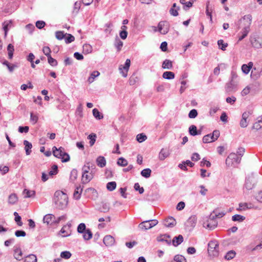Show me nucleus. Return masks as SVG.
Returning <instances> with one entry per match:
<instances>
[{
	"instance_id": "f257e3e1",
	"label": "nucleus",
	"mask_w": 262,
	"mask_h": 262,
	"mask_svg": "<svg viewBox=\"0 0 262 262\" xmlns=\"http://www.w3.org/2000/svg\"><path fill=\"white\" fill-rule=\"evenodd\" d=\"M54 202L56 208L63 209L68 205V195L62 191H56L54 193Z\"/></svg>"
},
{
	"instance_id": "f03ea898",
	"label": "nucleus",
	"mask_w": 262,
	"mask_h": 262,
	"mask_svg": "<svg viewBox=\"0 0 262 262\" xmlns=\"http://www.w3.org/2000/svg\"><path fill=\"white\" fill-rule=\"evenodd\" d=\"M241 24H243L244 27L242 31V35L239 37L238 41H241L246 37L250 31V27L252 21V16L250 14L244 16L240 20Z\"/></svg>"
},
{
	"instance_id": "7ed1b4c3",
	"label": "nucleus",
	"mask_w": 262,
	"mask_h": 262,
	"mask_svg": "<svg viewBox=\"0 0 262 262\" xmlns=\"http://www.w3.org/2000/svg\"><path fill=\"white\" fill-rule=\"evenodd\" d=\"M208 252L209 255L216 257L219 254V245L217 241H210L208 244Z\"/></svg>"
},
{
	"instance_id": "20e7f679",
	"label": "nucleus",
	"mask_w": 262,
	"mask_h": 262,
	"mask_svg": "<svg viewBox=\"0 0 262 262\" xmlns=\"http://www.w3.org/2000/svg\"><path fill=\"white\" fill-rule=\"evenodd\" d=\"M241 158L235 153H231L226 160V164L228 166H232L234 163L239 164Z\"/></svg>"
},
{
	"instance_id": "39448f33",
	"label": "nucleus",
	"mask_w": 262,
	"mask_h": 262,
	"mask_svg": "<svg viewBox=\"0 0 262 262\" xmlns=\"http://www.w3.org/2000/svg\"><path fill=\"white\" fill-rule=\"evenodd\" d=\"M256 179L253 174L249 175L246 178L245 184V188L248 190H252L255 184Z\"/></svg>"
},
{
	"instance_id": "423d86ee",
	"label": "nucleus",
	"mask_w": 262,
	"mask_h": 262,
	"mask_svg": "<svg viewBox=\"0 0 262 262\" xmlns=\"http://www.w3.org/2000/svg\"><path fill=\"white\" fill-rule=\"evenodd\" d=\"M233 79L234 76L233 75L230 82L226 84L225 90L228 93H233L237 90V84L234 81Z\"/></svg>"
},
{
	"instance_id": "0eeeda50",
	"label": "nucleus",
	"mask_w": 262,
	"mask_h": 262,
	"mask_svg": "<svg viewBox=\"0 0 262 262\" xmlns=\"http://www.w3.org/2000/svg\"><path fill=\"white\" fill-rule=\"evenodd\" d=\"M130 65V60L129 59H127L124 66L120 65L119 66V70L124 77H127Z\"/></svg>"
},
{
	"instance_id": "6e6552de",
	"label": "nucleus",
	"mask_w": 262,
	"mask_h": 262,
	"mask_svg": "<svg viewBox=\"0 0 262 262\" xmlns=\"http://www.w3.org/2000/svg\"><path fill=\"white\" fill-rule=\"evenodd\" d=\"M169 25L166 21H160L158 24V31L162 34H166L169 31Z\"/></svg>"
},
{
	"instance_id": "1a4fd4ad",
	"label": "nucleus",
	"mask_w": 262,
	"mask_h": 262,
	"mask_svg": "<svg viewBox=\"0 0 262 262\" xmlns=\"http://www.w3.org/2000/svg\"><path fill=\"white\" fill-rule=\"evenodd\" d=\"M94 178V172L91 170L89 173H82L81 181L83 184H87Z\"/></svg>"
},
{
	"instance_id": "9d476101",
	"label": "nucleus",
	"mask_w": 262,
	"mask_h": 262,
	"mask_svg": "<svg viewBox=\"0 0 262 262\" xmlns=\"http://www.w3.org/2000/svg\"><path fill=\"white\" fill-rule=\"evenodd\" d=\"M103 243L107 247L112 246L115 244V239L114 237L110 235H107L104 236Z\"/></svg>"
},
{
	"instance_id": "9b49d317",
	"label": "nucleus",
	"mask_w": 262,
	"mask_h": 262,
	"mask_svg": "<svg viewBox=\"0 0 262 262\" xmlns=\"http://www.w3.org/2000/svg\"><path fill=\"white\" fill-rule=\"evenodd\" d=\"M251 113L250 112H244L242 115V118L240 121V126L242 127L245 128L247 126L248 122L247 121V118L249 117Z\"/></svg>"
},
{
	"instance_id": "f8f14e48",
	"label": "nucleus",
	"mask_w": 262,
	"mask_h": 262,
	"mask_svg": "<svg viewBox=\"0 0 262 262\" xmlns=\"http://www.w3.org/2000/svg\"><path fill=\"white\" fill-rule=\"evenodd\" d=\"M251 43L253 47L259 49L262 48V38H254L251 40Z\"/></svg>"
},
{
	"instance_id": "ddd939ff",
	"label": "nucleus",
	"mask_w": 262,
	"mask_h": 262,
	"mask_svg": "<svg viewBox=\"0 0 262 262\" xmlns=\"http://www.w3.org/2000/svg\"><path fill=\"white\" fill-rule=\"evenodd\" d=\"M96 166L94 164L91 163L90 162H86V163L82 167V173H89L90 170H94Z\"/></svg>"
},
{
	"instance_id": "4468645a",
	"label": "nucleus",
	"mask_w": 262,
	"mask_h": 262,
	"mask_svg": "<svg viewBox=\"0 0 262 262\" xmlns=\"http://www.w3.org/2000/svg\"><path fill=\"white\" fill-rule=\"evenodd\" d=\"M212 223H209V220H207L206 222H204L203 225V227L206 229L209 230L214 229L217 226V223L214 220H211Z\"/></svg>"
},
{
	"instance_id": "2eb2a0df",
	"label": "nucleus",
	"mask_w": 262,
	"mask_h": 262,
	"mask_svg": "<svg viewBox=\"0 0 262 262\" xmlns=\"http://www.w3.org/2000/svg\"><path fill=\"white\" fill-rule=\"evenodd\" d=\"M52 150L53 155L55 157L60 158L64 151V148L62 147H60L59 148H57L56 146H53Z\"/></svg>"
},
{
	"instance_id": "dca6fc26",
	"label": "nucleus",
	"mask_w": 262,
	"mask_h": 262,
	"mask_svg": "<svg viewBox=\"0 0 262 262\" xmlns=\"http://www.w3.org/2000/svg\"><path fill=\"white\" fill-rule=\"evenodd\" d=\"M138 227L142 230H146L152 228L149 220L142 222L139 225Z\"/></svg>"
},
{
	"instance_id": "f3484780",
	"label": "nucleus",
	"mask_w": 262,
	"mask_h": 262,
	"mask_svg": "<svg viewBox=\"0 0 262 262\" xmlns=\"http://www.w3.org/2000/svg\"><path fill=\"white\" fill-rule=\"evenodd\" d=\"M197 222V217L193 215L190 216L187 221V226L192 228H194Z\"/></svg>"
},
{
	"instance_id": "a211bd4d",
	"label": "nucleus",
	"mask_w": 262,
	"mask_h": 262,
	"mask_svg": "<svg viewBox=\"0 0 262 262\" xmlns=\"http://www.w3.org/2000/svg\"><path fill=\"white\" fill-rule=\"evenodd\" d=\"M164 225L167 227H172L176 225V221L172 217H169L165 220Z\"/></svg>"
},
{
	"instance_id": "6ab92c4d",
	"label": "nucleus",
	"mask_w": 262,
	"mask_h": 262,
	"mask_svg": "<svg viewBox=\"0 0 262 262\" xmlns=\"http://www.w3.org/2000/svg\"><path fill=\"white\" fill-rule=\"evenodd\" d=\"M53 219H55L54 215L51 214H48L43 217V221L44 223L49 225L52 224V223L54 222Z\"/></svg>"
},
{
	"instance_id": "aec40b11",
	"label": "nucleus",
	"mask_w": 262,
	"mask_h": 262,
	"mask_svg": "<svg viewBox=\"0 0 262 262\" xmlns=\"http://www.w3.org/2000/svg\"><path fill=\"white\" fill-rule=\"evenodd\" d=\"M170 236L167 234L161 235L157 237V240L159 242H165L167 244L170 245L171 240L170 239Z\"/></svg>"
},
{
	"instance_id": "412c9836",
	"label": "nucleus",
	"mask_w": 262,
	"mask_h": 262,
	"mask_svg": "<svg viewBox=\"0 0 262 262\" xmlns=\"http://www.w3.org/2000/svg\"><path fill=\"white\" fill-rule=\"evenodd\" d=\"M24 145H25V149L27 155H30L31 152V148H32V145L31 143L29 142L27 140L24 141Z\"/></svg>"
},
{
	"instance_id": "4be33fe9",
	"label": "nucleus",
	"mask_w": 262,
	"mask_h": 262,
	"mask_svg": "<svg viewBox=\"0 0 262 262\" xmlns=\"http://www.w3.org/2000/svg\"><path fill=\"white\" fill-rule=\"evenodd\" d=\"M169 153L168 150L164 148H162L159 153V158L160 160L163 161L169 156Z\"/></svg>"
},
{
	"instance_id": "5701e85b",
	"label": "nucleus",
	"mask_w": 262,
	"mask_h": 262,
	"mask_svg": "<svg viewBox=\"0 0 262 262\" xmlns=\"http://www.w3.org/2000/svg\"><path fill=\"white\" fill-rule=\"evenodd\" d=\"M183 241V237L182 235H179L178 236H176L172 240V244L174 246L177 247Z\"/></svg>"
},
{
	"instance_id": "b1692460",
	"label": "nucleus",
	"mask_w": 262,
	"mask_h": 262,
	"mask_svg": "<svg viewBox=\"0 0 262 262\" xmlns=\"http://www.w3.org/2000/svg\"><path fill=\"white\" fill-rule=\"evenodd\" d=\"M96 163L100 167H104L106 165L105 159L103 157L99 156L96 159Z\"/></svg>"
},
{
	"instance_id": "393cba45",
	"label": "nucleus",
	"mask_w": 262,
	"mask_h": 262,
	"mask_svg": "<svg viewBox=\"0 0 262 262\" xmlns=\"http://www.w3.org/2000/svg\"><path fill=\"white\" fill-rule=\"evenodd\" d=\"M189 133L191 136H196L201 134V131H198L196 127L194 125H191L189 127Z\"/></svg>"
},
{
	"instance_id": "a878e982",
	"label": "nucleus",
	"mask_w": 262,
	"mask_h": 262,
	"mask_svg": "<svg viewBox=\"0 0 262 262\" xmlns=\"http://www.w3.org/2000/svg\"><path fill=\"white\" fill-rule=\"evenodd\" d=\"M14 257L18 260H20L23 259V253L20 248H16L14 250Z\"/></svg>"
},
{
	"instance_id": "bb28decb",
	"label": "nucleus",
	"mask_w": 262,
	"mask_h": 262,
	"mask_svg": "<svg viewBox=\"0 0 262 262\" xmlns=\"http://www.w3.org/2000/svg\"><path fill=\"white\" fill-rule=\"evenodd\" d=\"M82 188L80 186L77 187L73 194V198L75 200H79L80 198Z\"/></svg>"
},
{
	"instance_id": "cd10ccee",
	"label": "nucleus",
	"mask_w": 262,
	"mask_h": 262,
	"mask_svg": "<svg viewBox=\"0 0 262 262\" xmlns=\"http://www.w3.org/2000/svg\"><path fill=\"white\" fill-rule=\"evenodd\" d=\"M162 68L164 69H171L172 68V61L168 59H165L162 63Z\"/></svg>"
},
{
	"instance_id": "c85d7f7f",
	"label": "nucleus",
	"mask_w": 262,
	"mask_h": 262,
	"mask_svg": "<svg viewBox=\"0 0 262 262\" xmlns=\"http://www.w3.org/2000/svg\"><path fill=\"white\" fill-rule=\"evenodd\" d=\"M162 77L166 79H172L174 78V74L170 71H166L163 73Z\"/></svg>"
},
{
	"instance_id": "c756f323",
	"label": "nucleus",
	"mask_w": 262,
	"mask_h": 262,
	"mask_svg": "<svg viewBox=\"0 0 262 262\" xmlns=\"http://www.w3.org/2000/svg\"><path fill=\"white\" fill-rule=\"evenodd\" d=\"M262 127V117H258V120L253 125V129L258 130Z\"/></svg>"
},
{
	"instance_id": "7c9ffc66",
	"label": "nucleus",
	"mask_w": 262,
	"mask_h": 262,
	"mask_svg": "<svg viewBox=\"0 0 262 262\" xmlns=\"http://www.w3.org/2000/svg\"><path fill=\"white\" fill-rule=\"evenodd\" d=\"M24 262H37V257L34 254H30L25 257Z\"/></svg>"
},
{
	"instance_id": "2f4dec72",
	"label": "nucleus",
	"mask_w": 262,
	"mask_h": 262,
	"mask_svg": "<svg viewBox=\"0 0 262 262\" xmlns=\"http://www.w3.org/2000/svg\"><path fill=\"white\" fill-rule=\"evenodd\" d=\"M83 237L85 240H89L92 237V232L91 230L87 229L84 232H83Z\"/></svg>"
},
{
	"instance_id": "473e14b6",
	"label": "nucleus",
	"mask_w": 262,
	"mask_h": 262,
	"mask_svg": "<svg viewBox=\"0 0 262 262\" xmlns=\"http://www.w3.org/2000/svg\"><path fill=\"white\" fill-rule=\"evenodd\" d=\"M245 219V216L239 214H235L232 217V220L234 222H242Z\"/></svg>"
},
{
	"instance_id": "72a5a7b5",
	"label": "nucleus",
	"mask_w": 262,
	"mask_h": 262,
	"mask_svg": "<svg viewBox=\"0 0 262 262\" xmlns=\"http://www.w3.org/2000/svg\"><path fill=\"white\" fill-rule=\"evenodd\" d=\"M252 208V205L250 204L248 205L247 203H241L239 204L238 210H245L247 209H251Z\"/></svg>"
},
{
	"instance_id": "f704fd0d",
	"label": "nucleus",
	"mask_w": 262,
	"mask_h": 262,
	"mask_svg": "<svg viewBox=\"0 0 262 262\" xmlns=\"http://www.w3.org/2000/svg\"><path fill=\"white\" fill-rule=\"evenodd\" d=\"M23 193L25 195V198L33 197L35 194V192L34 191H30L27 189L24 190Z\"/></svg>"
},
{
	"instance_id": "c9c22d12",
	"label": "nucleus",
	"mask_w": 262,
	"mask_h": 262,
	"mask_svg": "<svg viewBox=\"0 0 262 262\" xmlns=\"http://www.w3.org/2000/svg\"><path fill=\"white\" fill-rule=\"evenodd\" d=\"M236 255V252L234 250L228 251L225 255L224 257L227 260H230L234 258Z\"/></svg>"
},
{
	"instance_id": "e433bc0d",
	"label": "nucleus",
	"mask_w": 262,
	"mask_h": 262,
	"mask_svg": "<svg viewBox=\"0 0 262 262\" xmlns=\"http://www.w3.org/2000/svg\"><path fill=\"white\" fill-rule=\"evenodd\" d=\"M123 42L120 40V39L118 37H117L115 39V46L117 49L118 51L121 50L123 46Z\"/></svg>"
},
{
	"instance_id": "4c0bfd02",
	"label": "nucleus",
	"mask_w": 262,
	"mask_h": 262,
	"mask_svg": "<svg viewBox=\"0 0 262 262\" xmlns=\"http://www.w3.org/2000/svg\"><path fill=\"white\" fill-rule=\"evenodd\" d=\"M7 50L8 52V58L11 59L13 57L14 51L13 46L12 44H9L7 47Z\"/></svg>"
},
{
	"instance_id": "58836bf2",
	"label": "nucleus",
	"mask_w": 262,
	"mask_h": 262,
	"mask_svg": "<svg viewBox=\"0 0 262 262\" xmlns=\"http://www.w3.org/2000/svg\"><path fill=\"white\" fill-rule=\"evenodd\" d=\"M151 170L149 168H146L143 169L141 172V174L142 177L148 178L151 175Z\"/></svg>"
},
{
	"instance_id": "ea45409f",
	"label": "nucleus",
	"mask_w": 262,
	"mask_h": 262,
	"mask_svg": "<svg viewBox=\"0 0 262 262\" xmlns=\"http://www.w3.org/2000/svg\"><path fill=\"white\" fill-rule=\"evenodd\" d=\"M17 201V197L14 193L11 194L8 198V202L10 204H14Z\"/></svg>"
},
{
	"instance_id": "a19ab883",
	"label": "nucleus",
	"mask_w": 262,
	"mask_h": 262,
	"mask_svg": "<svg viewBox=\"0 0 262 262\" xmlns=\"http://www.w3.org/2000/svg\"><path fill=\"white\" fill-rule=\"evenodd\" d=\"M213 213H215L214 216L210 215L209 220H214L215 218H221L225 215L226 213L224 212H221L216 213L215 210L213 211Z\"/></svg>"
},
{
	"instance_id": "79ce46f5",
	"label": "nucleus",
	"mask_w": 262,
	"mask_h": 262,
	"mask_svg": "<svg viewBox=\"0 0 262 262\" xmlns=\"http://www.w3.org/2000/svg\"><path fill=\"white\" fill-rule=\"evenodd\" d=\"M78 171L76 169H73L72 170L70 174V180L72 182H74L77 178Z\"/></svg>"
},
{
	"instance_id": "37998d69",
	"label": "nucleus",
	"mask_w": 262,
	"mask_h": 262,
	"mask_svg": "<svg viewBox=\"0 0 262 262\" xmlns=\"http://www.w3.org/2000/svg\"><path fill=\"white\" fill-rule=\"evenodd\" d=\"M213 141H214L213 140V138H212L211 134L205 135L203 138V142L205 143H210Z\"/></svg>"
},
{
	"instance_id": "c03bdc74",
	"label": "nucleus",
	"mask_w": 262,
	"mask_h": 262,
	"mask_svg": "<svg viewBox=\"0 0 262 262\" xmlns=\"http://www.w3.org/2000/svg\"><path fill=\"white\" fill-rule=\"evenodd\" d=\"M100 75V73L97 71H94L91 74L90 77L88 79V81L90 83H92L94 81V79L98 77Z\"/></svg>"
},
{
	"instance_id": "a18cd8bd",
	"label": "nucleus",
	"mask_w": 262,
	"mask_h": 262,
	"mask_svg": "<svg viewBox=\"0 0 262 262\" xmlns=\"http://www.w3.org/2000/svg\"><path fill=\"white\" fill-rule=\"evenodd\" d=\"M116 187V183L114 181L108 182L106 185V188L109 191H113Z\"/></svg>"
},
{
	"instance_id": "49530a36",
	"label": "nucleus",
	"mask_w": 262,
	"mask_h": 262,
	"mask_svg": "<svg viewBox=\"0 0 262 262\" xmlns=\"http://www.w3.org/2000/svg\"><path fill=\"white\" fill-rule=\"evenodd\" d=\"M92 51L91 46L89 44H84L83 46V52L85 54H89Z\"/></svg>"
},
{
	"instance_id": "de8ad7c7",
	"label": "nucleus",
	"mask_w": 262,
	"mask_h": 262,
	"mask_svg": "<svg viewBox=\"0 0 262 262\" xmlns=\"http://www.w3.org/2000/svg\"><path fill=\"white\" fill-rule=\"evenodd\" d=\"M117 164H118V165H119V166H125L127 165L128 162L124 158L121 157L118 159V160L117 161Z\"/></svg>"
},
{
	"instance_id": "09e8293b",
	"label": "nucleus",
	"mask_w": 262,
	"mask_h": 262,
	"mask_svg": "<svg viewBox=\"0 0 262 262\" xmlns=\"http://www.w3.org/2000/svg\"><path fill=\"white\" fill-rule=\"evenodd\" d=\"M93 116L97 119H101L103 118V115H100V112L97 108H94L93 110Z\"/></svg>"
},
{
	"instance_id": "8fccbe9b",
	"label": "nucleus",
	"mask_w": 262,
	"mask_h": 262,
	"mask_svg": "<svg viewBox=\"0 0 262 262\" xmlns=\"http://www.w3.org/2000/svg\"><path fill=\"white\" fill-rule=\"evenodd\" d=\"M14 215L15 216L14 220L17 223V224L19 226H21L23 225V222L21 221V217L18 215V214L16 212H15L14 213Z\"/></svg>"
},
{
	"instance_id": "3c124183",
	"label": "nucleus",
	"mask_w": 262,
	"mask_h": 262,
	"mask_svg": "<svg viewBox=\"0 0 262 262\" xmlns=\"http://www.w3.org/2000/svg\"><path fill=\"white\" fill-rule=\"evenodd\" d=\"M217 44L220 48L223 51L226 50V48L228 46V43H224L223 40L222 39L219 40L217 41Z\"/></svg>"
},
{
	"instance_id": "603ef678",
	"label": "nucleus",
	"mask_w": 262,
	"mask_h": 262,
	"mask_svg": "<svg viewBox=\"0 0 262 262\" xmlns=\"http://www.w3.org/2000/svg\"><path fill=\"white\" fill-rule=\"evenodd\" d=\"M88 138L90 140V146H92L94 144V143L96 141V134H91L88 136Z\"/></svg>"
},
{
	"instance_id": "864d4df0",
	"label": "nucleus",
	"mask_w": 262,
	"mask_h": 262,
	"mask_svg": "<svg viewBox=\"0 0 262 262\" xmlns=\"http://www.w3.org/2000/svg\"><path fill=\"white\" fill-rule=\"evenodd\" d=\"M48 57V63L53 67H55L57 65V61L56 59L53 58L51 56H49Z\"/></svg>"
},
{
	"instance_id": "5fc2aeb1",
	"label": "nucleus",
	"mask_w": 262,
	"mask_h": 262,
	"mask_svg": "<svg viewBox=\"0 0 262 262\" xmlns=\"http://www.w3.org/2000/svg\"><path fill=\"white\" fill-rule=\"evenodd\" d=\"M60 159H61V161L62 162H67L70 160V156L68 153L63 151Z\"/></svg>"
},
{
	"instance_id": "6e6d98bb",
	"label": "nucleus",
	"mask_w": 262,
	"mask_h": 262,
	"mask_svg": "<svg viewBox=\"0 0 262 262\" xmlns=\"http://www.w3.org/2000/svg\"><path fill=\"white\" fill-rule=\"evenodd\" d=\"M174 261L176 262H186V259L183 256L177 255L174 256Z\"/></svg>"
},
{
	"instance_id": "4d7b16f0",
	"label": "nucleus",
	"mask_w": 262,
	"mask_h": 262,
	"mask_svg": "<svg viewBox=\"0 0 262 262\" xmlns=\"http://www.w3.org/2000/svg\"><path fill=\"white\" fill-rule=\"evenodd\" d=\"M72 254L71 253L68 251H63L60 253V256L61 258H63L65 259H69L71 257Z\"/></svg>"
},
{
	"instance_id": "13d9d810",
	"label": "nucleus",
	"mask_w": 262,
	"mask_h": 262,
	"mask_svg": "<svg viewBox=\"0 0 262 262\" xmlns=\"http://www.w3.org/2000/svg\"><path fill=\"white\" fill-rule=\"evenodd\" d=\"M86 230V227L84 223H80L77 227V231L80 233H82Z\"/></svg>"
},
{
	"instance_id": "bf43d9fd",
	"label": "nucleus",
	"mask_w": 262,
	"mask_h": 262,
	"mask_svg": "<svg viewBox=\"0 0 262 262\" xmlns=\"http://www.w3.org/2000/svg\"><path fill=\"white\" fill-rule=\"evenodd\" d=\"M67 37L65 38V42L66 43H69L74 41L75 37L74 36L70 34H66Z\"/></svg>"
},
{
	"instance_id": "052dcab7",
	"label": "nucleus",
	"mask_w": 262,
	"mask_h": 262,
	"mask_svg": "<svg viewBox=\"0 0 262 262\" xmlns=\"http://www.w3.org/2000/svg\"><path fill=\"white\" fill-rule=\"evenodd\" d=\"M146 139L147 137L143 134H140L137 136V140L140 143L143 142Z\"/></svg>"
},
{
	"instance_id": "680f3d73",
	"label": "nucleus",
	"mask_w": 262,
	"mask_h": 262,
	"mask_svg": "<svg viewBox=\"0 0 262 262\" xmlns=\"http://www.w3.org/2000/svg\"><path fill=\"white\" fill-rule=\"evenodd\" d=\"M138 80V77L133 75L129 79V83L130 85H133L136 83Z\"/></svg>"
},
{
	"instance_id": "e2e57ef3",
	"label": "nucleus",
	"mask_w": 262,
	"mask_h": 262,
	"mask_svg": "<svg viewBox=\"0 0 262 262\" xmlns=\"http://www.w3.org/2000/svg\"><path fill=\"white\" fill-rule=\"evenodd\" d=\"M52 170H51L49 172V174L50 176H53V175H55L57 173V172H58V167H57V165H54L52 167Z\"/></svg>"
},
{
	"instance_id": "0e129e2a",
	"label": "nucleus",
	"mask_w": 262,
	"mask_h": 262,
	"mask_svg": "<svg viewBox=\"0 0 262 262\" xmlns=\"http://www.w3.org/2000/svg\"><path fill=\"white\" fill-rule=\"evenodd\" d=\"M198 115V112L195 109L191 110L188 114V117L190 118H195Z\"/></svg>"
},
{
	"instance_id": "69168bd1",
	"label": "nucleus",
	"mask_w": 262,
	"mask_h": 262,
	"mask_svg": "<svg viewBox=\"0 0 262 262\" xmlns=\"http://www.w3.org/2000/svg\"><path fill=\"white\" fill-rule=\"evenodd\" d=\"M251 76L253 78L257 79L260 77V73H257L256 69L254 68L252 70Z\"/></svg>"
},
{
	"instance_id": "338daca9",
	"label": "nucleus",
	"mask_w": 262,
	"mask_h": 262,
	"mask_svg": "<svg viewBox=\"0 0 262 262\" xmlns=\"http://www.w3.org/2000/svg\"><path fill=\"white\" fill-rule=\"evenodd\" d=\"M56 38L58 40H61L63 39L65 35L62 31H57L55 33Z\"/></svg>"
},
{
	"instance_id": "774afa93",
	"label": "nucleus",
	"mask_w": 262,
	"mask_h": 262,
	"mask_svg": "<svg viewBox=\"0 0 262 262\" xmlns=\"http://www.w3.org/2000/svg\"><path fill=\"white\" fill-rule=\"evenodd\" d=\"M46 25V23L42 20H38L36 23V26L37 28L41 29L43 28Z\"/></svg>"
}]
</instances>
